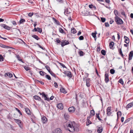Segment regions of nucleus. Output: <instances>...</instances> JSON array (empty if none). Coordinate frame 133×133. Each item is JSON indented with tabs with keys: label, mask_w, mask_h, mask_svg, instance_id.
I'll list each match as a JSON object with an SVG mask.
<instances>
[{
	"label": "nucleus",
	"mask_w": 133,
	"mask_h": 133,
	"mask_svg": "<svg viewBox=\"0 0 133 133\" xmlns=\"http://www.w3.org/2000/svg\"><path fill=\"white\" fill-rule=\"evenodd\" d=\"M79 54L81 56H83L84 55V52L82 51H80L79 52Z\"/></svg>",
	"instance_id": "nucleus-46"
},
{
	"label": "nucleus",
	"mask_w": 133,
	"mask_h": 133,
	"mask_svg": "<svg viewBox=\"0 0 133 133\" xmlns=\"http://www.w3.org/2000/svg\"><path fill=\"white\" fill-rule=\"evenodd\" d=\"M90 118V117H88L87 118V121L88 122V124H87V125H88L89 124H91V122L90 121V120L89 119Z\"/></svg>",
	"instance_id": "nucleus-33"
},
{
	"label": "nucleus",
	"mask_w": 133,
	"mask_h": 133,
	"mask_svg": "<svg viewBox=\"0 0 133 133\" xmlns=\"http://www.w3.org/2000/svg\"><path fill=\"white\" fill-rule=\"evenodd\" d=\"M57 2L60 3H63V0H56Z\"/></svg>",
	"instance_id": "nucleus-56"
},
{
	"label": "nucleus",
	"mask_w": 133,
	"mask_h": 133,
	"mask_svg": "<svg viewBox=\"0 0 133 133\" xmlns=\"http://www.w3.org/2000/svg\"><path fill=\"white\" fill-rule=\"evenodd\" d=\"M114 44V43L113 42H111L109 44L110 48V49H112Z\"/></svg>",
	"instance_id": "nucleus-28"
},
{
	"label": "nucleus",
	"mask_w": 133,
	"mask_h": 133,
	"mask_svg": "<svg viewBox=\"0 0 133 133\" xmlns=\"http://www.w3.org/2000/svg\"><path fill=\"white\" fill-rule=\"evenodd\" d=\"M33 15V13H30L28 14V16L30 17H31Z\"/></svg>",
	"instance_id": "nucleus-60"
},
{
	"label": "nucleus",
	"mask_w": 133,
	"mask_h": 133,
	"mask_svg": "<svg viewBox=\"0 0 133 133\" xmlns=\"http://www.w3.org/2000/svg\"><path fill=\"white\" fill-rule=\"evenodd\" d=\"M45 78L49 80H51V78L50 76L49 75H46L45 76Z\"/></svg>",
	"instance_id": "nucleus-38"
},
{
	"label": "nucleus",
	"mask_w": 133,
	"mask_h": 133,
	"mask_svg": "<svg viewBox=\"0 0 133 133\" xmlns=\"http://www.w3.org/2000/svg\"><path fill=\"white\" fill-rule=\"evenodd\" d=\"M115 21L117 24L119 25L122 24L123 23L122 20L118 16L115 17Z\"/></svg>",
	"instance_id": "nucleus-2"
},
{
	"label": "nucleus",
	"mask_w": 133,
	"mask_h": 133,
	"mask_svg": "<svg viewBox=\"0 0 133 133\" xmlns=\"http://www.w3.org/2000/svg\"><path fill=\"white\" fill-rule=\"evenodd\" d=\"M6 47V48H7V49H15V48L13 47H10L9 46H7V47Z\"/></svg>",
	"instance_id": "nucleus-59"
},
{
	"label": "nucleus",
	"mask_w": 133,
	"mask_h": 133,
	"mask_svg": "<svg viewBox=\"0 0 133 133\" xmlns=\"http://www.w3.org/2000/svg\"><path fill=\"white\" fill-rule=\"evenodd\" d=\"M64 73L66 74L70 78H71L72 77V75L71 72L69 71L64 72Z\"/></svg>",
	"instance_id": "nucleus-6"
},
{
	"label": "nucleus",
	"mask_w": 133,
	"mask_h": 133,
	"mask_svg": "<svg viewBox=\"0 0 133 133\" xmlns=\"http://www.w3.org/2000/svg\"><path fill=\"white\" fill-rule=\"evenodd\" d=\"M93 7H94V6L92 4L89 5V7L90 8H93Z\"/></svg>",
	"instance_id": "nucleus-64"
},
{
	"label": "nucleus",
	"mask_w": 133,
	"mask_h": 133,
	"mask_svg": "<svg viewBox=\"0 0 133 133\" xmlns=\"http://www.w3.org/2000/svg\"><path fill=\"white\" fill-rule=\"evenodd\" d=\"M42 121L43 123H45L47 121V118L45 116L41 118Z\"/></svg>",
	"instance_id": "nucleus-12"
},
{
	"label": "nucleus",
	"mask_w": 133,
	"mask_h": 133,
	"mask_svg": "<svg viewBox=\"0 0 133 133\" xmlns=\"http://www.w3.org/2000/svg\"><path fill=\"white\" fill-rule=\"evenodd\" d=\"M117 116H121V111H119L117 113Z\"/></svg>",
	"instance_id": "nucleus-52"
},
{
	"label": "nucleus",
	"mask_w": 133,
	"mask_h": 133,
	"mask_svg": "<svg viewBox=\"0 0 133 133\" xmlns=\"http://www.w3.org/2000/svg\"><path fill=\"white\" fill-rule=\"evenodd\" d=\"M59 32L61 33H64V31L63 29L61 28H60L59 29Z\"/></svg>",
	"instance_id": "nucleus-47"
},
{
	"label": "nucleus",
	"mask_w": 133,
	"mask_h": 133,
	"mask_svg": "<svg viewBox=\"0 0 133 133\" xmlns=\"http://www.w3.org/2000/svg\"><path fill=\"white\" fill-rule=\"evenodd\" d=\"M75 110V108L73 107H69L68 109V110L69 112H73Z\"/></svg>",
	"instance_id": "nucleus-13"
},
{
	"label": "nucleus",
	"mask_w": 133,
	"mask_h": 133,
	"mask_svg": "<svg viewBox=\"0 0 133 133\" xmlns=\"http://www.w3.org/2000/svg\"><path fill=\"white\" fill-rule=\"evenodd\" d=\"M16 109L18 111V112L20 114L22 115V113L21 112L20 110L18 109L17 108H16Z\"/></svg>",
	"instance_id": "nucleus-53"
},
{
	"label": "nucleus",
	"mask_w": 133,
	"mask_h": 133,
	"mask_svg": "<svg viewBox=\"0 0 133 133\" xmlns=\"http://www.w3.org/2000/svg\"><path fill=\"white\" fill-rule=\"evenodd\" d=\"M69 44V42L68 41H66V40H62V41L61 42V44L62 46H63Z\"/></svg>",
	"instance_id": "nucleus-5"
},
{
	"label": "nucleus",
	"mask_w": 133,
	"mask_h": 133,
	"mask_svg": "<svg viewBox=\"0 0 133 133\" xmlns=\"http://www.w3.org/2000/svg\"><path fill=\"white\" fill-rule=\"evenodd\" d=\"M100 50V48L99 47H97V52H99Z\"/></svg>",
	"instance_id": "nucleus-63"
},
{
	"label": "nucleus",
	"mask_w": 133,
	"mask_h": 133,
	"mask_svg": "<svg viewBox=\"0 0 133 133\" xmlns=\"http://www.w3.org/2000/svg\"><path fill=\"white\" fill-rule=\"evenodd\" d=\"M118 52L119 54L121 55L122 57L123 58L124 57V55L122 53L121 49L119 48L118 49Z\"/></svg>",
	"instance_id": "nucleus-25"
},
{
	"label": "nucleus",
	"mask_w": 133,
	"mask_h": 133,
	"mask_svg": "<svg viewBox=\"0 0 133 133\" xmlns=\"http://www.w3.org/2000/svg\"><path fill=\"white\" fill-rule=\"evenodd\" d=\"M76 29L74 28H73L71 29V32L73 34H75L76 33Z\"/></svg>",
	"instance_id": "nucleus-31"
},
{
	"label": "nucleus",
	"mask_w": 133,
	"mask_h": 133,
	"mask_svg": "<svg viewBox=\"0 0 133 133\" xmlns=\"http://www.w3.org/2000/svg\"><path fill=\"white\" fill-rule=\"evenodd\" d=\"M4 58L2 55H0V61L2 62L3 61Z\"/></svg>",
	"instance_id": "nucleus-42"
},
{
	"label": "nucleus",
	"mask_w": 133,
	"mask_h": 133,
	"mask_svg": "<svg viewBox=\"0 0 133 133\" xmlns=\"http://www.w3.org/2000/svg\"><path fill=\"white\" fill-rule=\"evenodd\" d=\"M84 37L82 36H81L79 37V39L80 40H83L84 39Z\"/></svg>",
	"instance_id": "nucleus-54"
},
{
	"label": "nucleus",
	"mask_w": 133,
	"mask_h": 133,
	"mask_svg": "<svg viewBox=\"0 0 133 133\" xmlns=\"http://www.w3.org/2000/svg\"><path fill=\"white\" fill-rule=\"evenodd\" d=\"M90 83L89 79H87L86 82V85L87 87H89L90 86Z\"/></svg>",
	"instance_id": "nucleus-21"
},
{
	"label": "nucleus",
	"mask_w": 133,
	"mask_h": 133,
	"mask_svg": "<svg viewBox=\"0 0 133 133\" xmlns=\"http://www.w3.org/2000/svg\"><path fill=\"white\" fill-rule=\"evenodd\" d=\"M25 111L26 113L29 115H31V112L29 109L27 108H24Z\"/></svg>",
	"instance_id": "nucleus-17"
},
{
	"label": "nucleus",
	"mask_w": 133,
	"mask_h": 133,
	"mask_svg": "<svg viewBox=\"0 0 133 133\" xmlns=\"http://www.w3.org/2000/svg\"><path fill=\"white\" fill-rule=\"evenodd\" d=\"M57 107L58 109H62L63 108V104L62 103H59L58 104Z\"/></svg>",
	"instance_id": "nucleus-14"
},
{
	"label": "nucleus",
	"mask_w": 133,
	"mask_h": 133,
	"mask_svg": "<svg viewBox=\"0 0 133 133\" xmlns=\"http://www.w3.org/2000/svg\"><path fill=\"white\" fill-rule=\"evenodd\" d=\"M52 19L54 21V23L56 24L57 25H59L60 24V23L55 18L53 17Z\"/></svg>",
	"instance_id": "nucleus-16"
},
{
	"label": "nucleus",
	"mask_w": 133,
	"mask_h": 133,
	"mask_svg": "<svg viewBox=\"0 0 133 133\" xmlns=\"http://www.w3.org/2000/svg\"><path fill=\"white\" fill-rule=\"evenodd\" d=\"M2 26L5 29L8 30H10V27L8 26L5 24H3L2 25Z\"/></svg>",
	"instance_id": "nucleus-18"
},
{
	"label": "nucleus",
	"mask_w": 133,
	"mask_h": 133,
	"mask_svg": "<svg viewBox=\"0 0 133 133\" xmlns=\"http://www.w3.org/2000/svg\"><path fill=\"white\" fill-rule=\"evenodd\" d=\"M54 83V87L56 88H57L58 84H57V83L56 82H55Z\"/></svg>",
	"instance_id": "nucleus-57"
},
{
	"label": "nucleus",
	"mask_w": 133,
	"mask_h": 133,
	"mask_svg": "<svg viewBox=\"0 0 133 133\" xmlns=\"http://www.w3.org/2000/svg\"><path fill=\"white\" fill-rule=\"evenodd\" d=\"M95 112L94 110H91L90 111V116H92L94 115Z\"/></svg>",
	"instance_id": "nucleus-29"
},
{
	"label": "nucleus",
	"mask_w": 133,
	"mask_h": 133,
	"mask_svg": "<svg viewBox=\"0 0 133 133\" xmlns=\"http://www.w3.org/2000/svg\"><path fill=\"white\" fill-rule=\"evenodd\" d=\"M37 44L38 45V46H39V47L40 48H41V49H42L43 50H44V48H43V47H42L41 45H39V44Z\"/></svg>",
	"instance_id": "nucleus-62"
},
{
	"label": "nucleus",
	"mask_w": 133,
	"mask_h": 133,
	"mask_svg": "<svg viewBox=\"0 0 133 133\" xmlns=\"http://www.w3.org/2000/svg\"><path fill=\"white\" fill-rule=\"evenodd\" d=\"M133 56V51H131L129 55L128 59L129 60H130L132 59Z\"/></svg>",
	"instance_id": "nucleus-7"
},
{
	"label": "nucleus",
	"mask_w": 133,
	"mask_h": 133,
	"mask_svg": "<svg viewBox=\"0 0 133 133\" xmlns=\"http://www.w3.org/2000/svg\"><path fill=\"white\" fill-rule=\"evenodd\" d=\"M114 12L116 16L115 17L118 16V13L117 10H115L114 11Z\"/></svg>",
	"instance_id": "nucleus-34"
},
{
	"label": "nucleus",
	"mask_w": 133,
	"mask_h": 133,
	"mask_svg": "<svg viewBox=\"0 0 133 133\" xmlns=\"http://www.w3.org/2000/svg\"><path fill=\"white\" fill-rule=\"evenodd\" d=\"M69 13H70V12L68 11H67V9H66V10H65L64 14L65 15H67V14H69Z\"/></svg>",
	"instance_id": "nucleus-43"
},
{
	"label": "nucleus",
	"mask_w": 133,
	"mask_h": 133,
	"mask_svg": "<svg viewBox=\"0 0 133 133\" xmlns=\"http://www.w3.org/2000/svg\"><path fill=\"white\" fill-rule=\"evenodd\" d=\"M97 34V33H92V36L94 38H95L96 37V34Z\"/></svg>",
	"instance_id": "nucleus-50"
},
{
	"label": "nucleus",
	"mask_w": 133,
	"mask_h": 133,
	"mask_svg": "<svg viewBox=\"0 0 133 133\" xmlns=\"http://www.w3.org/2000/svg\"><path fill=\"white\" fill-rule=\"evenodd\" d=\"M50 74L53 76L55 78H56L57 77V76L52 71L51 72H50Z\"/></svg>",
	"instance_id": "nucleus-36"
},
{
	"label": "nucleus",
	"mask_w": 133,
	"mask_h": 133,
	"mask_svg": "<svg viewBox=\"0 0 133 133\" xmlns=\"http://www.w3.org/2000/svg\"><path fill=\"white\" fill-rule=\"evenodd\" d=\"M64 117L66 120H68L69 117V115L67 113H65L64 115Z\"/></svg>",
	"instance_id": "nucleus-22"
},
{
	"label": "nucleus",
	"mask_w": 133,
	"mask_h": 133,
	"mask_svg": "<svg viewBox=\"0 0 133 133\" xmlns=\"http://www.w3.org/2000/svg\"><path fill=\"white\" fill-rule=\"evenodd\" d=\"M42 96L44 98V99L45 100L48 101H49V98L47 97V95L45 94L44 92H43V94H42Z\"/></svg>",
	"instance_id": "nucleus-9"
},
{
	"label": "nucleus",
	"mask_w": 133,
	"mask_h": 133,
	"mask_svg": "<svg viewBox=\"0 0 133 133\" xmlns=\"http://www.w3.org/2000/svg\"><path fill=\"white\" fill-rule=\"evenodd\" d=\"M37 31L38 32H39V33H41L42 32V29L39 28L38 27L37 28Z\"/></svg>",
	"instance_id": "nucleus-48"
},
{
	"label": "nucleus",
	"mask_w": 133,
	"mask_h": 133,
	"mask_svg": "<svg viewBox=\"0 0 133 133\" xmlns=\"http://www.w3.org/2000/svg\"><path fill=\"white\" fill-rule=\"evenodd\" d=\"M37 81H38L39 82L42 84L43 85L44 84V82H43V81H39L38 80H37Z\"/></svg>",
	"instance_id": "nucleus-58"
},
{
	"label": "nucleus",
	"mask_w": 133,
	"mask_h": 133,
	"mask_svg": "<svg viewBox=\"0 0 133 133\" xmlns=\"http://www.w3.org/2000/svg\"><path fill=\"white\" fill-rule=\"evenodd\" d=\"M66 129L70 132H74L75 131H78L79 130V129L77 127V124L74 122H72L71 121L68 122L66 123Z\"/></svg>",
	"instance_id": "nucleus-1"
},
{
	"label": "nucleus",
	"mask_w": 133,
	"mask_h": 133,
	"mask_svg": "<svg viewBox=\"0 0 133 133\" xmlns=\"http://www.w3.org/2000/svg\"><path fill=\"white\" fill-rule=\"evenodd\" d=\"M31 36L37 40H38L40 39V38L38 37V36L35 35H31Z\"/></svg>",
	"instance_id": "nucleus-19"
},
{
	"label": "nucleus",
	"mask_w": 133,
	"mask_h": 133,
	"mask_svg": "<svg viewBox=\"0 0 133 133\" xmlns=\"http://www.w3.org/2000/svg\"><path fill=\"white\" fill-rule=\"evenodd\" d=\"M101 21L102 22H104L106 20V19L105 18L101 17Z\"/></svg>",
	"instance_id": "nucleus-44"
},
{
	"label": "nucleus",
	"mask_w": 133,
	"mask_h": 133,
	"mask_svg": "<svg viewBox=\"0 0 133 133\" xmlns=\"http://www.w3.org/2000/svg\"><path fill=\"white\" fill-rule=\"evenodd\" d=\"M118 82L122 85L124 84V82L123 79H120L118 81Z\"/></svg>",
	"instance_id": "nucleus-37"
},
{
	"label": "nucleus",
	"mask_w": 133,
	"mask_h": 133,
	"mask_svg": "<svg viewBox=\"0 0 133 133\" xmlns=\"http://www.w3.org/2000/svg\"><path fill=\"white\" fill-rule=\"evenodd\" d=\"M5 76H8L9 77L11 78L12 77V74L10 73H7L5 74Z\"/></svg>",
	"instance_id": "nucleus-24"
},
{
	"label": "nucleus",
	"mask_w": 133,
	"mask_h": 133,
	"mask_svg": "<svg viewBox=\"0 0 133 133\" xmlns=\"http://www.w3.org/2000/svg\"><path fill=\"white\" fill-rule=\"evenodd\" d=\"M32 31L33 32H36L37 31V28L36 29L35 27L34 29L32 30Z\"/></svg>",
	"instance_id": "nucleus-61"
},
{
	"label": "nucleus",
	"mask_w": 133,
	"mask_h": 133,
	"mask_svg": "<svg viewBox=\"0 0 133 133\" xmlns=\"http://www.w3.org/2000/svg\"><path fill=\"white\" fill-rule=\"evenodd\" d=\"M44 72L42 71H39V73L42 76H44Z\"/></svg>",
	"instance_id": "nucleus-49"
},
{
	"label": "nucleus",
	"mask_w": 133,
	"mask_h": 133,
	"mask_svg": "<svg viewBox=\"0 0 133 133\" xmlns=\"http://www.w3.org/2000/svg\"><path fill=\"white\" fill-rule=\"evenodd\" d=\"M96 117L98 118L99 121H101L102 123L103 120L100 118L99 116V113H97L96 114Z\"/></svg>",
	"instance_id": "nucleus-26"
},
{
	"label": "nucleus",
	"mask_w": 133,
	"mask_h": 133,
	"mask_svg": "<svg viewBox=\"0 0 133 133\" xmlns=\"http://www.w3.org/2000/svg\"><path fill=\"white\" fill-rule=\"evenodd\" d=\"M24 69L26 71H28L30 70V68L27 66H25L24 67Z\"/></svg>",
	"instance_id": "nucleus-45"
},
{
	"label": "nucleus",
	"mask_w": 133,
	"mask_h": 133,
	"mask_svg": "<svg viewBox=\"0 0 133 133\" xmlns=\"http://www.w3.org/2000/svg\"><path fill=\"white\" fill-rule=\"evenodd\" d=\"M56 41L57 44L61 42V41L58 38H57L56 39Z\"/></svg>",
	"instance_id": "nucleus-51"
},
{
	"label": "nucleus",
	"mask_w": 133,
	"mask_h": 133,
	"mask_svg": "<svg viewBox=\"0 0 133 133\" xmlns=\"http://www.w3.org/2000/svg\"><path fill=\"white\" fill-rule=\"evenodd\" d=\"M103 130V128L102 127H98L97 129V132L99 133H101Z\"/></svg>",
	"instance_id": "nucleus-20"
},
{
	"label": "nucleus",
	"mask_w": 133,
	"mask_h": 133,
	"mask_svg": "<svg viewBox=\"0 0 133 133\" xmlns=\"http://www.w3.org/2000/svg\"><path fill=\"white\" fill-rule=\"evenodd\" d=\"M132 106H133V103L132 102L128 104L127 106V108H129Z\"/></svg>",
	"instance_id": "nucleus-23"
},
{
	"label": "nucleus",
	"mask_w": 133,
	"mask_h": 133,
	"mask_svg": "<svg viewBox=\"0 0 133 133\" xmlns=\"http://www.w3.org/2000/svg\"><path fill=\"white\" fill-rule=\"evenodd\" d=\"M111 107H109L107 109V114L108 115H110L111 113Z\"/></svg>",
	"instance_id": "nucleus-15"
},
{
	"label": "nucleus",
	"mask_w": 133,
	"mask_h": 133,
	"mask_svg": "<svg viewBox=\"0 0 133 133\" xmlns=\"http://www.w3.org/2000/svg\"><path fill=\"white\" fill-rule=\"evenodd\" d=\"M15 120L16 122L18 124L19 127L20 128H22L23 126L22 125V123L21 121L19 119H15Z\"/></svg>",
	"instance_id": "nucleus-3"
},
{
	"label": "nucleus",
	"mask_w": 133,
	"mask_h": 133,
	"mask_svg": "<svg viewBox=\"0 0 133 133\" xmlns=\"http://www.w3.org/2000/svg\"><path fill=\"white\" fill-rule=\"evenodd\" d=\"M16 58H17L19 61H21L23 63V62L22 61V59L20 58V57L19 55H16Z\"/></svg>",
	"instance_id": "nucleus-32"
},
{
	"label": "nucleus",
	"mask_w": 133,
	"mask_h": 133,
	"mask_svg": "<svg viewBox=\"0 0 133 133\" xmlns=\"http://www.w3.org/2000/svg\"><path fill=\"white\" fill-rule=\"evenodd\" d=\"M124 38L125 39L124 42L127 44H128L129 43L130 40L129 38L125 36H124Z\"/></svg>",
	"instance_id": "nucleus-10"
},
{
	"label": "nucleus",
	"mask_w": 133,
	"mask_h": 133,
	"mask_svg": "<svg viewBox=\"0 0 133 133\" xmlns=\"http://www.w3.org/2000/svg\"><path fill=\"white\" fill-rule=\"evenodd\" d=\"M61 130L59 128H57L53 131V133H61Z\"/></svg>",
	"instance_id": "nucleus-8"
},
{
	"label": "nucleus",
	"mask_w": 133,
	"mask_h": 133,
	"mask_svg": "<svg viewBox=\"0 0 133 133\" xmlns=\"http://www.w3.org/2000/svg\"><path fill=\"white\" fill-rule=\"evenodd\" d=\"M101 53L103 55H105L106 54V51L104 50H102L101 51Z\"/></svg>",
	"instance_id": "nucleus-35"
},
{
	"label": "nucleus",
	"mask_w": 133,
	"mask_h": 133,
	"mask_svg": "<svg viewBox=\"0 0 133 133\" xmlns=\"http://www.w3.org/2000/svg\"><path fill=\"white\" fill-rule=\"evenodd\" d=\"M110 73L111 74H114L115 72V70L113 69H111L110 70Z\"/></svg>",
	"instance_id": "nucleus-39"
},
{
	"label": "nucleus",
	"mask_w": 133,
	"mask_h": 133,
	"mask_svg": "<svg viewBox=\"0 0 133 133\" xmlns=\"http://www.w3.org/2000/svg\"><path fill=\"white\" fill-rule=\"evenodd\" d=\"M34 98L36 100H37L39 101H42L41 98L39 96L37 95H35L34 96Z\"/></svg>",
	"instance_id": "nucleus-11"
},
{
	"label": "nucleus",
	"mask_w": 133,
	"mask_h": 133,
	"mask_svg": "<svg viewBox=\"0 0 133 133\" xmlns=\"http://www.w3.org/2000/svg\"><path fill=\"white\" fill-rule=\"evenodd\" d=\"M45 67L48 72L49 73H50V72H51L52 71H51L50 67L48 65H46Z\"/></svg>",
	"instance_id": "nucleus-27"
},
{
	"label": "nucleus",
	"mask_w": 133,
	"mask_h": 133,
	"mask_svg": "<svg viewBox=\"0 0 133 133\" xmlns=\"http://www.w3.org/2000/svg\"><path fill=\"white\" fill-rule=\"evenodd\" d=\"M60 91L61 92L64 93L65 94L66 93V92L65 89L63 88H62L60 89Z\"/></svg>",
	"instance_id": "nucleus-30"
},
{
	"label": "nucleus",
	"mask_w": 133,
	"mask_h": 133,
	"mask_svg": "<svg viewBox=\"0 0 133 133\" xmlns=\"http://www.w3.org/2000/svg\"><path fill=\"white\" fill-rule=\"evenodd\" d=\"M0 46L4 48H6L7 46L3 45L2 44L0 43Z\"/></svg>",
	"instance_id": "nucleus-40"
},
{
	"label": "nucleus",
	"mask_w": 133,
	"mask_h": 133,
	"mask_svg": "<svg viewBox=\"0 0 133 133\" xmlns=\"http://www.w3.org/2000/svg\"><path fill=\"white\" fill-rule=\"evenodd\" d=\"M25 22V20L24 19H22L20 20L19 23L20 24H22L23 22Z\"/></svg>",
	"instance_id": "nucleus-41"
},
{
	"label": "nucleus",
	"mask_w": 133,
	"mask_h": 133,
	"mask_svg": "<svg viewBox=\"0 0 133 133\" xmlns=\"http://www.w3.org/2000/svg\"><path fill=\"white\" fill-rule=\"evenodd\" d=\"M105 76V81L106 83H107L109 81V75L108 73H105L104 75Z\"/></svg>",
	"instance_id": "nucleus-4"
},
{
	"label": "nucleus",
	"mask_w": 133,
	"mask_h": 133,
	"mask_svg": "<svg viewBox=\"0 0 133 133\" xmlns=\"http://www.w3.org/2000/svg\"><path fill=\"white\" fill-rule=\"evenodd\" d=\"M105 26L106 27H109V24L108 22L105 23Z\"/></svg>",
	"instance_id": "nucleus-55"
}]
</instances>
